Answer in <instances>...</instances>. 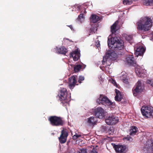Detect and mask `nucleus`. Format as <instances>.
<instances>
[{"mask_svg": "<svg viewBox=\"0 0 153 153\" xmlns=\"http://www.w3.org/2000/svg\"><path fill=\"white\" fill-rule=\"evenodd\" d=\"M152 23V20L150 18L147 16L142 17L137 23V29L144 32L148 31L151 29Z\"/></svg>", "mask_w": 153, "mask_h": 153, "instance_id": "f257e3e1", "label": "nucleus"}, {"mask_svg": "<svg viewBox=\"0 0 153 153\" xmlns=\"http://www.w3.org/2000/svg\"><path fill=\"white\" fill-rule=\"evenodd\" d=\"M108 47L111 48H114L115 51L118 54H121L119 52V50H121L124 48V42L121 40L120 38L117 37H114L111 38H108Z\"/></svg>", "mask_w": 153, "mask_h": 153, "instance_id": "f03ea898", "label": "nucleus"}, {"mask_svg": "<svg viewBox=\"0 0 153 153\" xmlns=\"http://www.w3.org/2000/svg\"><path fill=\"white\" fill-rule=\"evenodd\" d=\"M58 96L59 98V100L63 105L65 106L67 105H69V102L70 101L71 96L67 95V90L65 88H62L60 90V92Z\"/></svg>", "mask_w": 153, "mask_h": 153, "instance_id": "7ed1b4c3", "label": "nucleus"}, {"mask_svg": "<svg viewBox=\"0 0 153 153\" xmlns=\"http://www.w3.org/2000/svg\"><path fill=\"white\" fill-rule=\"evenodd\" d=\"M48 120L53 126H62L65 123L62 118L60 117L51 116L48 118Z\"/></svg>", "mask_w": 153, "mask_h": 153, "instance_id": "20e7f679", "label": "nucleus"}, {"mask_svg": "<svg viewBox=\"0 0 153 153\" xmlns=\"http://www.w3.org/2000/svg\"><path fill=\"white\" fill-rule=\"evenodd\" d=\"M141 111L142 115L144 116L147 117L153 116V108L152 107L143 106Z\"/></svg>", "mask_w": 153, "mask_h": 153, "instance_id": "39448f33", "label": "nucleus"}, {"mask_svg": "<svg viewBox=\"0 0 153 153\" xmlns=\"http://www.w3.org/2000/svg\"><path fill=\"white\" fill-rule=\"evenodd\" d=\"M97 102L99 104H106L108 105H111L113 103L106 96L103 94H100L99 98L97 100Z\"/></svg>", "mask_w": 153, "mask_h": 153, "instance_id": "423d86ee", "label": "nucleus"}, {"mask_svg": "<svg viewBox=\"0 0 153 153\" xmlns=\"http://www.w3.org/2000/svg\"><path fill=\"white\" fill-rule=\"evenodd\" d=\"M142 90L141 81L140 80H139L132 89L134 96L135 97L137 96L138 94L142 92Z\"/></svg>", "mask_w": 153, "mask_h": 153, "instance_id": "0eeeda50", "label": "nucleus"}, {"mask_svg": "<svg viewBox=\"0 0 153 153\" xmlns=\"http://www.w3.org/2000/svg\"><path fill=\"white\" fill-rule=\"evenodd\" d=\"M119 121L118 117L115 116L111 115L107 117L105 121L107 124L108 125H113L115 124Z\"/></svg>", "mask_w": 153, "mask_h": 153, "instance_id": "6e6552de", "label": "nucleus"}, {"mask_svg": "<svg viewBox=\"0 0 153 153\" xmlns=\"http://www.w3.org/2000/svg\"><path fill=\"white\" fill-rule=\"evenodd\" d=\"M94 114L97 118L102 119L105 116L104 110L101 107H98L95 109Z\"/></svg>", "mask_w": 153, "mask_h": 153, "instance_id": "1a4fd4ad", "label": "nucleus"}, {"mask_svg": "<svg viewBox=\"0 0 153 153\" xmlns=\"http://www.w3.org/2000/svg\"><path fill=\"white\" fill-rule=\"evenodd\" d=\"M76 76H72L69 78V85L68 87L71 89H73L75 85H78L76 84L77 82L76 79Z\"/></svg>", "mask_w": 153, "mask_h": 153, "instance_id": "9d476101", "label": "nucleus"}, {"mask_svg": "<svg viewBox=\"0 0 153 153\" xmlns=\"http://www.w3.org/2000/svg\"><path fill=\"white\" fill-rule=\"evenodd\" d=\"M125 61L129 65L135 66L136 61L132 55H128L126 56Z\"/></svg>", "mask_w": 153, "mask_h": 153, "instance_id": "9b49d317", "label": "nucleus"}, {"mask_svg": "<svg viewBox=\"0 0 153 153\" xmlns=\"http://www.w3.org/2000/svg\"><path fill=\"white\" fill-rule=\"evenodd\" d=\"M135 54L137 56H142L145 51V49L142 46H137L134 48Z\"/></svg>", "mask_w": 153, "mask_h": 153, "instance_id": "f8f14e48", "label": "nucleus"}, {"mask_svg": "<svg viewBox=\"0 0 153 153\" xmlns=\"http://www.w3.org/2000/svg\"><path fill=\"white\" fill-rule=\"evenodd\" d=\"M68 136V134L67 131L63 130H62L60 136L59 138L60 143L62 144L65 143Z\"/></svg>", "mask_w": 153, "mask_h": 153, "instance_id": "ddd939ff", "label": "nucleus"}, {"mask_svg": "<svg viewBox=\"0 0 153 153\" xmlns=\"http://www.w3.org/2000/svg\"><path fill=\"white\" fill-rule=\"evenodd\" d=\"M70 57L73 58L74 60L75 61H77L80 57V51H78V49L73 51L70 53Z\"/></svg>", "mask_w": 153, "mask_h": 153, "instance_id": "4468645a", "label": "nucleus"}, {"mask_svg": "<svg viewBox=\"0 0 153 153\" xmlns=\"http://www.w3.org/2000/svg\"><path fill=\"white\" fill-rule=\"evenodd\" d=\"M114 148L117 153H122L125 152L126 146L122 145H116L114 146Z\"/></svg>", "mask_w": 153, "mask_h": 153, "instance_id": "2eb2a0df", "label": "nucleus"}, {"mask_svg": "<svg viewBox=\"0 0 153 153\" xmlns=\"http://www.w3.org/2000/svg\"><path fill=\"white\" fill-rule=\"evenodd\" d=\"M144 71V70L140 68H137L136 69V73L139 77L143 78L146 76V75Z\"/></svg>", "mask_w": 153, "mask_h": 153, "instance_id": "dca6fc26", "label": "nucleus"}, {"mask_svg": "<svg viewBox=\"0 0 153 153\" xmlns=\"http://www.w3.org/2000/svg\"><path fill=\"white\" fill-rule=\"evenodd\" d=\"M115 93L116 95L115 97V100L117 101H121L123 98V96L121 92L119 90L115 89Z\"/></svg>", "mask_w": 153, "mask_h": 153, "instance_id": "f3484780", "label": "nucleus"}, {"mask_svg": "<svg viewBox=\"0 0 153 153\" xmlns=\"http://www.w3.org/2000/svg\"><path fill=\"white\" fill-rule=\"evenodd\" d=\"M145 147L149 149L153 150V140H147L145 144Z\"/></svg>", "mask_w": 153, "mask_h": 153, "instance_id": "a211bd4d", "label": "nucleus"}, {"mask_svg": "<svg viewBox=\"0 0 153 153\" xmlns=\"http://www.w3.org/2000/svg\"><path fill=\"white\" fill-rule=\"evenodd\" d=\"M97 121L96 117H91L88 118V122L90 125H95Z\"/></svg>", "mask_w": 153, "mask_h": 153, "instance_id": "6ab92c4d", "label": "nucleus"}, {"mask_svg": "<svg viewBox=\"0 0 153 153\" xmlns=\"http://www.w3.org/2000/svg\"><path fill=\"white\" fill-rule=\"evenodd\" d=\"M138 131V128L135 126H132L130 130V135L134 136L136 134Z\"/></svg>", "mask_w": 153, "mask_h": 153, "instance_id": "aec40b11", "label": "nucleus"}, {"mask_svg": "<svg viewBox=\"0 0 153 153\" xmlns=\"http://www.w3.org/2000/svg\"><path fill=\"white\" fill-rule=\"evenodd\" d=\"M85 65H83V66L81 65H75L74 68V71L75 72H77L79 71L80 70L82 69V70L85 67Z\"/></svg>", "mask_w": 153, "mask_h": 153, "instance_id": "412c9836", "label": "nucleus"}, {"mask_svg": "<svg viewBox=\"0 0 153 153\" xmlns=\"http://www.w3.org/2000/svg\"><path fill=\"white\" fill-rule=\"evenodd\" d=\"M118 23V22L117 21H116L111 26V31L112 34L115 33L117 30L116 27Z\"/></svg>", "mask_w": 153, "mask_h": 153, "instance_id": "4be33fe9", "label": "nucleus"}, {"mask_svg": "<svg viewBox=\"0 0 153 153\" xmlns=\"http://www.w3.org/2000/svg\"><path fill=\"white\" fill-rule=\"evenodd\" d=\"M90 18L91 22L94 23L97 22L100 20L99 16L95 14H92Z\"/></svg>", "mask_w": 153, "mask_h": 153, "instance_id": "5701e85b", "label": "nucleus"}, {"mask_svg": "<svg viewBox=\"0 0 153 153\" xmlns=\"http://www.w3.org/2000/svg\"><path fill=\"white\" fill-rule=\"evenodd\" d=\"M143 4L146 6L153 5V0H144Z\"/></svg>", "mask_w": 153, "mask_h": 153, "instance_id": "b1692460", "label": "nucleus"}, {"mask_svg": "<svg viewBox=\"0 0 153 153\" xmlns=\"http://www.w3.org/2000/svg\"><path fill=\"white\" fill-rule=\"evenodd\" d=\"M57 52L59 53L65 55L67 52V49L64 47H62L57 49Z\"/></svg>", "mask_w": 153, "mask_h": 153, "instance_id": "393cba45", "label": "nucleus"}, {"mask_svg": "<svg viewBox=\"0 0 153 153\" xmlns=\"http://www.w3.org/2000/svg\"><path fill=\"white\" fill-rule=\"evenodd\" d=\"M80 14L78 16V19H81L84 18L85 15L84 14L86 13V11L85 10V8L84 7H83L82 10L80 12Z\"/></svg>", "mask_w": 153, "mask_h": 153, "instance_id": "a878e982", "label": "nucleus"}, {"mask_svg": "<svg viewBox=\"0 0 153 153\" xmlns=\"http://www.w3.org/2000/svg\"><path fill=\"white\" fill-rule=\"evenodd\" d=\"M109 127L108 126H102L101 127V131L104 133H107Z\"/></svg>", "mask_w": 153, "mask_h": 153, "instance_id": "bb28decb", "label": "nucleus"}, {"mask_svg": "<svg viewBox=\"0 0 153 153\" xmlns=\"http://www.w3.org/2000/svg\"><path fill=\"white\" fill-rule=\"evenodd\" d=\"M123 2L124 5H129L132 4V1L131 0H124L123 1Z\"/></svg>", "mask_w": 153, "mask_h": 153, "instance_id": "cd10ccee", "label": "nucleus"}, {"mask_svg": "<svg viewBox=\"0 0 153 153\" xmlns=\"http://www.w3.org/2000/svg\"><path fill=\"white\" fill-rule=\"evenodd\" d=\"M114 131V129L113 127H109L107 131V133L109 135H112L113 134Z\"/></svg>", "mask_w": 153, "mask_h": 153, "instance_id": "c85d7f7f", "label": "nucleus"}, {"mask_svg": "<svg viewBox=\"0 0 153 153\" xmlns=\"http://www.w3.org/2000/svg\"><path fill=\"white\" fill-rule=\"evenodd\" d=\"M109 59L108 56H105L103 58V59L102 60V63L103 64H104L105 62L107 63V62L109 60Z\"/></svg>", "mask_w": 153, "mask_h": 153, "instance_id": "c756f323", "label": "nucleus"}, {"mask_svg": "<svg viewBox=\"0 0 153 153\" xmlns=\"http://www.w3.org/2000/svg\"><path fill=\"white\" fill-rule=\"evenodd\" d=\"M123 140L125 141H131L132 140V138L130 136H127V137L123 138Z\"/></svg>", "mask_w": 153, "mask_h": 153, "instance_id": "7c9ffc66", "label": "nucleus"}, {"mask_svg": "<svg viewBox=\"0 0 153 153\" xmlns=\"http://www.w3.org/2000/svg\"><path fill=\"white\" fill-rule=\"evenodd\" d=\"M81 136V135L80 134H77L76 133L74 135L73 137V139L74 140H75L77 139L79 137Z\"/></svg>", "mask_w": 153, "mask_h": 153, "instance_id": "2f4dec72", "label": "nucleus"}, {"mask_svg": "<svg viewBox=\"0 0 153 153\" xmlns=\"http://www.w3.org/2000/svg\"><path fill=\"white\" fill-rule=\"evenodd\" d=\"M132 38V36L131 35H127L125 37L126 40L128 41H131Z\"/></svg>", "mask_w": 153, "mask_h": 153, "instance_id": "473e14b6", "label": "nucleus"}, {"mask_svg": "<svg viewBox=\"0 0 153 153\" xmlns=\"http://www.w3.org/2000/svg\"><path fill=\"white\" fill-rule=\"evenodd\" d=\"M90 30L92 32L95 33L97 31V27L95 26H93L91 28Z\"/></svg>", "mask_w": 153, "mask_h": 153, "instance_id": "72a5a7b5", "label": "nucleus"}, {"mask_svg": "<svg viewBox=\"0 0 153 153\" xmlns=\"http://www.w3.org/2000/svg\"><path fill=\"white\" fill-rule=\"evenodd\" d=\"M84 79L85 78L83 76H79V77L78 82L80 84L82 83V81H83Z\"/></svg>", "mask_w": 153, "mask_h": 153, "instance_id": "f704fd0d", "label": "nucleus"}, {"mask_svg": "<svg viewBox=\"0 0 153 153\" xmlns=\"http://www.w3.org/2000/svg\"><path fill=\"white\" fill-rule=\"evenodd\" d=\"M146 82L148 84L150 85L152 87H153V79H148L146 81Z\"/></svg>", "mask_w": 153, "mask_h": 153, "instance_id": "c9c22d12", "label": "nucleus"}, {"mask_svg": "<svg viewBox=\"0 0 153 153\" xmlns=\"http://www.w3.org/2000/svg\"><path fill=\"white\" fill-rule=\"evenodd\" d=\"M80 151L81 152L80 153H87V150L86 149H82Z\"/></svg>", "mask_w": 153, "mask_h": 153, "instance_id": "e433bc0d", "label": "nucleus"}, {"mask_svg": "<svg viewBox=\"0 0 153 153\" xmlns=\"http://www.w3.org/2000/svg\"><path fill=\"white\" fill-rule=\"evenodd\" d=\"M89 153H98L96 151V149L94 148L92 150L89 152Z\"/></svg>", "mask_w": 153, "mask_h": 153, "instance_id": "4c0bfd02", "label": "nucleus"}, {"mask_svg": "<svg viewBox=\"0 0 153 153\" xmlns=\"http://www.w3.org/2000/svg\"><path fill=\"white\" fill-rule=\"evenodd\" d=\"M95 45L97 48L99 47L100 46V42L99 41L97 40V41L96 42V44Z\"/></svg>", "mask_w": 153, "mask_h": 153, "instance_id": "58836bf2", "label": "nucleus"}, {"mask_svg": "<svg viewBox=\"0 0 153 153\" xmlns=\"http://www.w3.org/2000/svg\"><path fill=\"white\" fill-rule=\"evenodd\" d=\"M123 81L124 83H125L126 84H128V79H126V78L123 79Z\"/></svg>", "mask_w": 153, "mask_h": 153, "instance_id": "ea45409f", "label": "nucleus"}, {"mask_svg": "<svg viewBox=\"0 0 153 153\" xmlns=\"http://www.w3.org/2000/svg\"><path fill=\"white\" fill-rule=\"evenodd\" d=\"M68 27H69L72 30H74L72 25H68Z\"/></svg>", "mask_w": 153, "mask_h": 153, "instance_id": "a19ab883", "label": "nucleus"}]
</instances>
